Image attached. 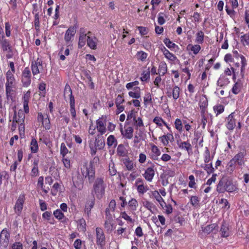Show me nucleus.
<instances>
[{"instance_id":"nucleus-1","label":"nucleus","mask_w":249,"mask_h":249,"mask_svg":"<svg viewBox=\"0 0 249 249\" xmlns=\"http://www.w3.org/2000/svg\"><path fill=\"white\" fill-rule=\"evenodd\" d=\"M81 172L82 178H88L89 182L92 181L95 175L93 163L92 162H84L81 168Z\"/></svg>"},{"instance_id":"nucleus-2","label":"nucleus","mask_w":249,"mask_h":249,"mask_svg":"<svg viewBox=\"0 0 249 249\" xmlns=\"http://www.w3.org/2000/svg\"><path fill=\"white\" fill-rule=\"evenodd\" d=\"M105 185L103 179L101 178H97L93 185L92 194H95L97 198H100L105 193Z\"/></svg>"},{"instance_id":"nucleus-3","label":"nucleus","mask_w":249,"mask_h":249,"mask_svg":"<svg viewBox=\"0 0 249 249\" xmlns=\"http://www.w3.org/2000/svg\"><path fill=\"white\" fill-rule=\"evenodd\" d=\"M5 87L7 100L14 102L16 99V83H6Z\"/></svg>"},{"instance_id":"nucleus-4","label":"nucleus","mask_w":249,"mask_h":249,"mask_svg":"<svg viewBox=\"0 0 249 249\" xmlns=\"http://www.w3.org/2000/svg\"><path fill=\"white\" fill-rule=\"evenodd\" d=\"M96 231V243L97 246L103 249L106 244V236L103 229L97 227L95 230Z\"/></svg>"},{"instance_id":"nucleus-5","label":"nucleus","mask_w":249,"mask_h":249,"mask_svg":"<svg viewBox=\"0 0 249 249\" xmlns=\"http://www.w3.org/2000/svg\"><path fill=\"white\" fill-rule=\"evenodd\" d=\"M105 145V143L101 140L95 138L94 140L90 141L89 142V146L90 149L91 155H95L97 149H102Z\"/></svg>"},{"instance_id":"nucleus-6","label":"nucleus","mask_w":249,"mask_h":249,"mask_svg":"<svg viewBox=\"0 0 249 249\" xmlns=\"http://www.w3.org/2000/svg\"><path fill=\"white\" fill-rule=\"evenodd\" d=\"M107 119L106 117L102 116L96 121V128L100 135H103L107 132Z\"/></svg>"},{"instance_id":"nucleus-7","label":"nucleus","mask_w":249,"mask_h":249,"mask_svg":"<svg viewBox=\"0 0 249 249\" xmlns=\"http://www.w3.org/2000/svg\"><path fill=\"white\" fill-rule=\"evenodd\" d=\"M134 185L139 195H143L149 190L148 187L145 184L144 180L141 178L136 179Z\"/></svg>"},{"instance_id":"nucleus-8","label":"nucleus","mask_w":249,"mask_h":249,"mask_svg":"<svg viewBox=\"0 0 249 249\" xmlns=\"http://www.w3.org/2000/svg\"><path fill=\"white\" fill-rule=\"evenodd\" d=\"M31 69L33 74L34 76L38 74L43 70L42 60L39 58H37L36 61L32 62Z\"/></svg>"},{"instance_id":"nucleus-9","label":"nucleus","mask_w":249,"mask_h":249,"mask_svg":"<svg viewBox=\"0 0 249 249\" xmlns=\"http://www.w3.org/2000/svg\"><path fill=\"white\" fill-rule=\"evenodd\" d=\"M151 152L150 154L151 159L153 160L160 161L159 156L160 155V151L159 148L153 143H150Z\"/></svg>"},{"instance_id":"nucleus-10","label":"nucleus","mask_w":249,"mask_h":249,"mask_svg":"<svg viewBox=\"0 0 249 249\" xmlns=\"http://www.w3.org/2000/svg\"><path fill=\"white\" fill-rule=\"evenodd\" d=\"M31 71L28 68H25L22 72V82L24 87L29 86L31 82Z\"/></svg>"},{"instance_id":"nucleus-11","label":"nucleus","mask_w":249,"mask_h":249,"mask_svg":"<svg viewBox=\"0 0 249 249\" xmlns=\"http://www.w3.org/2000/svg\"><path fill=\"white\" fill-rule=\"evenodd\" d=\"M9 233L6 230H3L0 234V247L5 249L9 242Z\"/></svg>"},{"instance_id":"nucleus-12","label":"nucleus","mask_w":249,"mask_h":249,"mask_svg":"<svg viewBox=\"0 0 249 249\" xmlns=\"http://www.w3.org/2000/svg\"><path fill=\"white\" fill-rule=\"evenodd\" d=\"M160 50L164 55L165 57L170 62H174L178 60L177 56L173 53L169 52L164 46H162L160 47Z\"/></svg>"},{"instance_id":"nucleus-13","label":"nucleus","mask_w":249,"mask_h":249,"mask_svg":"<svg viewBox=\"0 0 249 249\" xmlns=\"http://www.w3.org/2000/svg\"><path fill=\"white\" fill-rule=\"evenodd\" d=\"M90 34V32H88L87 34L85 33L83 29H81L80 30V35L78 41L79 48H82L85 46L86 42H87L88 36H89Z\"/></svg>"},{"instance_id":"nucleus-14","label":"nucleus","mask_w":249,"mask_h":249,"mask_svg":"<svg viewBox=\"0 0 249 249\" xmlns=\"http://www.w3.org/2000/svg\"><path fill=\"white\" fill-rule=\"evenodd\" d=\"M159 140L163 145L165 146L168 145L169 142H173L174 138L172 132H168L166 134L160 137Z\"/></svg>"},{"instance_id":"nucleus-15","label":"nucleus","mask_w":249,"mask_h":249,"mask_svg":"<svg viewBox=\"0 0 249 249\" xmlns=\"http://www.w3.org/2000/svg\"><path fill=\"white\" fill-rule=\"evenodd\" d=\"M208 105L207 97L205 95H201L199 97L198 106L200 108V112L207 111V108Z\"/></svg>"},{"instance_id":"nucleus-16","label":"nucleus","mask_w":249,"mask_h":249,"mask_svg":"<svg viewBox=\"0 0 249 249\" xmlns=\"http://www.w3.org/2000/svg\"><path fill=\"white\" fill-rule=\"evenodd\" d=\"M76 31V28L75 26H71L66 31L64 39L67 43H69L71 41V39L74 37Z\"/></svg>"},{"instance_id":"nucleus-17","label":"nucleus","mask_w":249,"mask_h":249,"mask_svg":"<svg viewBox=\"0 0 249 249\" xmlns=\"http://www.w3.org/2000/svg\"><path fill=\"white\" fill-rule=\"evenodd\" d=\"M246 155L245 151H243L237 153L232 158L234 161L240 166L244 165L245 164L244 157Z\"/></svg>"},{"instance_id":"nucleus-18","label":"nucleus","mask_w":249,"mask_h":249,"mask_svg":"<svg viewBox=\"0 0 249 249\" xmlns=\"http://www.w3.org/2000/svg\"><path fill=\"white\" fill-rule=\"evenodd\" d=\"M121 132L123 136L127 139H131L133 136L134 129L131 126L124 127V129L121 128Z\"/></svg>"},{"instance_id":"nucleus-19","label":"nucleus","mask_w":249,"mask_h":249,"mask_svg":"<svg viewBox=\"0 0 249 249\" xmlns=\"http://www.w3.org/2000/svg\"><path fill=\"white\" fill-rule=\"evenodd\" d=\"M95 203V198L94 196L89 198L86 203L84 212L88 216L90 214V212L92 208L93 207Z\"/></svg>"},{"instance_id":"nucleus-20","label":"nucleus","mask_w":249,"mask_h":249,"mask_svg":"<svg viewBox=\"0 0 249 249\" xmlns=\"http://www.w3.org/2000/svg\"><path fill=\"white\" fill-rule=\"evenodd\" d=\"M155 170L152 167L147 168L142 174L144 178L148 182H151L155 176Z\"/></svg>"},{"instance_id":"nucleus-21","label":"nucleus","mask_w":249,"mask_h":249,"mask_svg":"<svg viewBox=\"0 0 249 249\" xmlns=\"http://www.w3.org/2000/svg\"><path fill=\"white\" fill-rule=\"evenodd\" d=\"M226 126L229 130H233L236 126L235 120L234 118L233 113L230 114L227 118Z\"/></svg>"},{"instance_id":"nucleus-22","label":"nucleus","mask_w":249,"mask_h":249,"mask_svg":"<svg viewBox=\"0 0 249 249\" xmlns=\"http://www.w3.org/2000/svg\"><path fill=\"white\" fill-rule=\"evenodd\" d=\"M177 143L178 147L180 149L186 150L187 151L188 154H189L192 151V146L189 142L178 141Z\"/></svg>"},{"instance_id":"nucleus-23","label":"nucleus","mask_w":249,"mask_h":249,"mask_svg":"<svg viewBox=\"0 0 249 249\" xmlns=\"http://www.w3.org/2000/svg\"><path fill=\"white\" fill-rule=\"evenodd\" d=\"M30 93L31 92L30 90H28L23 95V107L24 109V111L25 113L29 112V108L28 107V103L30 98Z\"/></svg>"},{"instance_id":"nucleus-24","label":"nucleus","mask_w":249,"mask_h":249,"mask_svg":"<svg viewBox=\"0 0 249 249\" xmlns=\"http://www.w3.org/2000/svg\"><path fill=\"white\" fill-rule=\"evenodd\" d=\"M98 39L95 36H88L87 45L92 50H95L97 48Z\"/></svg>"},{"instance_id":"nucleus-25","label":"nucleus","mask_w":249,"mask_h":249,"mask_svg":"<svg viewBox=\"0 0 249 249\" xmlns=\"http://www.w3.org/2000/svg\"><path fill=\"white\" fill-rule=\"evenodd\" d=\"M225 191L232 193L235 191L237 189V186L235 183H234L231 180L226 181Z\"/></svg>"},{"instance_id":"nucleus-26","label":"nucleus","mask_w":249,"mask_h":249,"mask_svg":"<svg viewBox=\"0 0 249 249\" xmlns=\"http://www.w3.org/2000/svg\"><path fill=\"white\" fill-rule=\"evenodd\" d=\"M116 208V202L114 200H111L108 205V207L106 210V215L107 217H111V212L115 211Z\"/></svg>"},{"instance_id":"nucleus-27","label":"nucleus","mask_w":249,"mask_h":249,"mask_svg":"<svg viewBox=\"0 0 249 249\" xmlns=\"http://www.w3.org/2000/svg\"><path fill=\"white\" fill-rule=\"evenodd\" d=\"M230 82L229 78L225 75L222 74L217 80V85L218 86L222 87L228 85Z\"/></svg>"},{"instance_id":"nucleus-28","label":"nucleus","mask_w":249,"mask_h":249,"mask_svg":"<svg viewBox=\"0 0 249 249\" xmlns=\"http://www.w3.org/2000/svg\"><path fill=\"white\" fill-rule=\"evenodd\" d=\"M180 91V88L178 86H175L173 88L172 92H167L168 96L169 97L172 96L174 100H177L179 97Z\"/></svg>"},{"instance_id":"nucleus-29","label":"nucleus","mask_w":249,"mask_h":249,"mask_svg":"<svg viewBox=\"0 0 249 249\" xmlns=\"http://www.w3.org/2000/svg\"><path fill=\"white\" fill-rule=\"evenodd\" d=\"M64 96L65 98L67 97L69 98L70 101L72 100V99L73 101H75L74 96L72 95V90L70 85L68 84H67L65 87Z\"/></svg>"},{"instance_id":"nucleus-30","label":"nucleus","mask_w":249,"mask_h":249,"mask_svg":"<svg viewBox=\"0 0 249 249\" xmlns=\"http://www.w3.org/2000/svg\"><path fill=\"white\" fill-rule=\"evenodd\" d=\"M122 161L124 166L128 170L132 171L134 169L135 167L134 162L132 160H130L129 158H125L123 159Z\"/></svg>"},{"instance_id":"nucleus-31","label":"nucleus","mask_w":249,"mask_h":249,"mask_svg":"<svg viewBox=\"0 0 249 249\" xmlns=\"http://www.w3.org/2000/svg\"><path fill=\"white\" fill-rule=\"evenodd\" d=\"M128 95L130 97L139 99L141 97V90L139 87H134L133 91H130L128 92Z\"/></svg>"},{"instance_id":"nucleus-32","label":"nucleus","mask_w":249,"mask_h":249,"mask_svg":"<svg viewBox=\"0 0 249 249\" xmlns=\"http://www.w3.org/2000/svg\"><path fill=\"white\" fill-rule=\"evenodd\" d=\"M70 113L71 116V119L72 121H74L76 120V110L75 109V101L72 100L70 101Z\"/></svg>"},{"instance_id":"nucleus-33","label":"nucleus","mask_w":249,"mask_h":249,"mask_svg":"<svg viewBox=\"0 0 249 249\" xmlns=\"http://www.w3.org/2000/svg\"><path fill=\"white\" fill-rule=\"evenodd\" d=\"M187 49L188 51H191L193 52V54L196 55L201 50V47L199 44L193 45L189 44L187 47Z\"/></svg>"},{"instance_id":"nucleus-34","label":"nucleus","mask_w":249,"mask_h":249,"mask_svg":"<svg viewBox=\"0 0 249 249\" xmlns=\"http://www.w3.org/2000/svg\"><path fill=\"white\" fill-rule=\"evenodd\" d=\"M117 154L119 156L124 157L127 154V151L125 146L122 144H119L116 150Z\"/></svg>"},{"instance_id":"nucleus-35","label":"nucleus","mask_w":249,"mask_h":249,"mask_svg":"<svg viewBox=\"0 0 249 249\" xmlns=\"http://www.w3.org/2000/svg\"><path fill=\"white\" fill-rule=\"evenodd\" d=\"M105 228L106 229L107 232H111L113 229V224L112 223V219L111 217H108L105 222Z\"/></svg>"},{"instance_id":"nucleus-36","label":"nucleus","mask_w":249,"mask_h":249,"mask_svg":"<svg viewBox=\"0 0 249 249\" xmlns=\"http://www.w3.org/2000/svg\"><path fill=\"white\" fill-rule=\"evenodd\" d=\"M164 43L170 50H178V46L175 43H173L169 38H166L163 40Z\"/></svg>"},{"instance_id":"nucleus-37","label":"nucleus","mask_w":249,"mask_h":249,"mask_svg":"<svg viewBox=\"0 0 249 249\" xmlns=\"http://www.w3.org/2000/svg\"><path fill=\"white\" fill-rule=\"evenodd\" d=\"M25 200V196L24 195H21L19 196L17 201V210L20 212L23 209V203Z\"/></svg>"},{"instance_id":"nucleus-38","label":"nucleus","mask_w":249,"mask_h":249,"mask_svg":"<svg viewBox=\"0 0 249 249\" xmlns=\"http://www.w3.org/2000/svg\"><path fill=\"white\" fill-rule=\"evenodd\" d=\"M204 161L205 163L212 162L213 159V156H211L210 152L208 147H205V151L203 153Z\"/></svg>"},{"instance_id":"nucleus-39","label":"nucleus","mask_w":249,"mask_h":249,"mask_svg":"<svg viewBox=\"0 0 249 249\" xmlns=\"http://www.w3.org/2000/svg\"><path fill=\"white\" fill-rule=\"evenodd\" d=\"M220 231L221 236L223 237H227L230 234V231L229 227L225 224H223L221 226Z\"/></svg>"},{"instance_id":"nucleus-40","label":"nucleus","mask_w":249,"mask_h":249,"mask_svg":"<svg viewBox=\"0 0 249 249\" xmlns=\"http://www.w3.org/2000/svg\"><path fill=\"white\" fill-rule=\"evenodd\" d=\"M107 143L108 146L115 147L117 144V141L113 135H110L107 138Z\"/></svg>"},{"instance_id":"nucleus-41","label":"nucleus","mask_w":249,"mask_h":249,"mask_svg":"<svg viewBox=\"0 0 249 249\" xmlns=\"http://www.w3.org/2000/svg\"><path fill=\"white\" fill-rule=\"evenodd\" d=\"M77 228L79 231L85 232L86 230V223L84 218H81L77 221Z\"/></svg>"},{"instance_id":"nucleus-42","label":"nucleus","mask_w":249,"mask_h":249,"mask_svg":"<svg viewBox=\"0 0 249 249\" xmlns=\"http://www.w3.org/2000/svg\"><path fill=\"white\" fill-rule=\"evenodd\" d=\"M167 71V66L165 62L161 63L158 69V73L160 76L164 75Z\"/></svg>"},{"instance_id":"nucleus-43","label":"nucleus","mask_w":249,"mask_h":249,"mask_svg":"<svg viewBox=\"0 0 249 249\" xmlns=\"http://www.w3.org/2000/svg\"><path fill=\"white\" fill-rule=\"evenodd\" d=\"M152 103V99L151 94L150 92H147L145 93L143 97V104L145 107Z\"/></svg>"},{"instance_id":"nucleus-44","label":"nucleus","mask_w":249,"mask_h":249,"mask_svg":"<svg viewBox=\"0 0 249 249\" xmlns=\"http://www.w3.org/2000/svg\"><path fill=\"white\" fill-rule=\"evenodd\" d=\"M226 181L222 179L219 181L217 185L216 190L219 193H223L225 192Z\"/></svg>"},{"instance_id":"nucleus-45","label":"nucleus","mask_w":249,"mask_h":249,"mask_svg":"<svg viewBox=\"0 0 249 249\" xmlns=\"http://www.w3.org/2000/svg\"><path fill=\"white\" fill-rule=\"evenodd\" d=\"M204 34L203 31H199L196 35V42L202 44L204 42Z\"/></svg>"},{"instance_id":"nucleus-46","label":"nucleus","mask_w":249,"mask_h":249,"mask_svg":"<svg viewBox=\"0 0 249 249\" xmlns=\"http://www.w3.org/2000/svg\"><path fill=\"white\" fill-rule=\"evenodd\" d=\"M201 167L207 172L208 174H210L214 171V168L213 167L212 162L204 163L201 165Z\"/></svg>"},{"instance_id":"nucleus-47","label":"nucleus","mask_w":249,"mask_h":249,"mask_svg":"<svg viewBox=\"0 0 249 249\" xmlns=\"http://www.w3.org/2000/svg\"><path fill=\"white\" fill-rule=\"evenodd\" d=\"M133 124L136 129L144 126L141 117H137L133 121Z\"/></svg>"},{"instance_id":"nucleus-48","label":"nucleus","mask_w":249,"mask_h":249,"mask_svg":"<svg viewBox=\"0 0 249 249\" xmlns=\"http://www.w3.org/2000/svg\"><path fill=\"white\" fill-rule=\"evenodd\" d=\"M128 205L131 210L136 211L138 206V203L136 199L132 198L128 202Z\"/></svg>"},{"instance_id":"nucleus-49","label":"nucleus","mask_w":249,"mask_h":249,"mask_svg":"<svg viewBox=\"0 0 249 249\" xmlns=\"http://www.w3.org/2000/svg\"><path fill=\"white\" fill-rule=\"evenodd\" d=\"M30 148L32 152L36 153L38 151V146L36 140L33 139L31 142Z\"/></svg>"},{"instance_id":"nucleus-50","label":"nucleus","mask_w":249,"mask_h":249,"mask_svg":"<svg viewBox=\"0 0 249 249\" xmlns=\"http://www.w3.org/2000/svg\"><path fill=\"white\" fill-rule=\"evenodd\" d=\"M6 83H16V80L13 72H10V71H8L6 74Z\"/></svg>"},{"instance_id":"nucleus-51","label":"nucleus","mask_w":249,"mask_h":249,"mask_svg":"<svg viewBox=\"0 0 249 249\" xmlns=\"http://www.w3.org/2000/svg\"><path fill=\"white\" fill-rule=\"evenodd\" d=\"M153 122L160 128H162L163 125L164 124V123H165V122L160 117H155L153 119Z\"/></svg>"},{"instance_id":"nucleus-52","label":"nucleus","mask_w":249,"mask_h":249,"mask_svg":"<svg viewBox=\"0 0 249 249\" xmlns=\"http://www.w3.org/2000/svg\"><path fill=\"white\" fill-rule=\"evenodd\" d=\"M207 112V111L200 112L201 117V124L202 125L203 128H205L207 123V116H206Z\"/></svg>"},{"instance_id":"nucleus-53","label":"nucleus","mask_w":249,"mask_h":249,"mask_svg":"<svg viewBox=\"0 0 249 249\" xmlns=\"http://www.w3.org/2000/svg\"><path fill=\"white\" fill-rule=\"evenodd\" d=\"M175 126L177 130L181 132L182 131L183 124L181 120L177 118L175 121Z\"/></svg>"},{"instance_id":"nucleus-54","label":"nucleus","mask_w":249,"mask_h":249,"mask_svg":"<svg viewBox=\"0 0 249 249\" xmlns=\"http://www.w3.org/2000/svg\"><path fill=\"white\" fill-rule=\"evenodd\" d=\"M236 163L232 159L227 164V170L230 173H232L235 169Z\"/></svg>"},{"instance_id":"nucleus-55","label":"nucleus","mask_w":249,"mask_h":249,"mask_svg":"<svg viewBox=\"0 0 249 249\" xmlns=\"http://www.w3.org/2000/svg\"><path fill=\"white\" fill-rule=\"evenodd\" d=\"M147 53L143 51L138 52L136 54L137 58L142 61H144L147 57Z\"/></svg>"},{"instance_id":"nucleus-56","label":"nucleus","mask_w":249,"mask_h":249,"mask_svg":"<svg viewBox=\"0 0 249 249\" xmlns=\"http://www.w3.org/2000/svg\"><path fill=\"white\" fill-rule=\"evenodd\" d=\"M241 42L244 46L249 45V34H246L241 36Z\"/></svg>"},{"instance_id":"nucleus-57","label":"nucleus","mask_w":249,"mask_h":249,"mask_svg":"<svg viewBox=\"0 0 249 249\" xmlns=\"http://www.w3.org/2000/svg\"><path fill=\"white\" fill-rule=\"evenodd\" d=\"M141 80L143 81H146L150 79V71L149 70L144 71L141 74Z\"/></svg>"},{"instance_id":"nucleus-58","label":"nucleus","mask_w":249,"mask_h":249,"mask_svg":"<svg viewBox=\"0 0 249 249\" xmlns=\"http://www.w3.org/2000/svg\"><path fill=\"white\" fill-rule=\"evenodd\" d=\"M108 171L111 176H114L116 175L117 173V170L115 168L114 164L112 161H111L108 164Z\"/></svg>"},{"instance_id":"nucleus-59","label":"nucleus","mask_w":249,"mask_h":249,"mask_svg":"<svg viewBox=\"0 0 249 249\" xmlns=\"http://www.w3.org/2000/svg\"><path fill=\"white\" fill-rule=\"evenodd\" d=\"M53 214L54 217L58 220L63 219L65 216L64 213L59 209H57L56 210L54 211Z\"/></svg>"},{"instance_id":"nucleus-60","label":"nucleus","mask_w":249,"mask_h":249,"mask_svg":"<svg viewBox=\"0 0 249 249\" xmlns=\"http://www.w3.org/2000/svg\"><path fill=\"white\" fill-rule=\"evenodd\" d=\"M0 43L2 46L3 51H8V50H9V51H11L9 43L6 39L2 38V39L0 40Z\"/></svg>"},{"instance_id":"nucleus-61","label":"nucleus","mask_w":249,"mask_h":249,"mask_svg":"<svg viewBox=\"0 0 249 249\" xmlns=\"http://www.w3.org/2000/svg\"><path fill=\"white\" fill-rule=\"evenodd\" d=\"M215 228V225L214 224L209 225L205 227L204 228H202V231L206 233L209 234L213 231Z\"/></svg>"},{"instance_id":"nucleus-62","label":"nucleus","mask_w":249,"mask_h":249,"mask_svg":"<svg viewBox=\"0 0 249 249\" xmlns=\"http://www.w3.org/2000/svg\"><path fill=\"white\" fill-rule=\"evenodd\" d=\"M143 206L146 209H147L148 210H149L151 212L153 213V210L155 208V206L152 203L148 201H146L144 202H143Z\"/></svg>"},{"instance_id":"nucleus-63","label":"nucleus","mask_w":249,"mask_h":249,"mask_svg":"<svg viewBox=\"0 0 249 249\" xmlns=\"http://www.w3.org/2000/svg\"><path fill=\"white\" fill-rule=\"evenodd\" d=\"M199 199L197 196H194L190 197V203L194 207L198 206Z\"/></svg>"},{"instance_id":"nucleus-64","label":"nucleus","mask_w":249,"mask_h":249,"mask_svg":"<svg viewBox=\"0 0 249 249\" xmlns=\"http://www.w3.org/2000/svg\"><path fill=\"white\" fill-rule=\"evenodd\" d=\"M213 110L215 113H216V115L222 113L224 110L223 106L219 105L213 107Z\"/></svg>"}]
</instances>
